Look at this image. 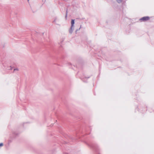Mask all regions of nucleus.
I'll return each mask as SVG.
<instances>
[{
  "mask_svg": "<svg viewBox=\"0 0 154 154\" xmlns=\"http://www.w3.org/2000/svg\"><path fill=\"white\" fill-rule=\"evenodd\" d=\"M3 145V144L2 143H0V147L2 146Z\"/></svg>",
  "mask_w": 154,
  "mask_h": 154,
  "instance_id": "7",
  "label": "nucleus"
},
{
  "mask_svg": "<svg viewBox=\"0 0 154 154\" xmlns=\"http://www.w3.org/2000/svg\"><path fill=\"white\" fill-rule=\"evenodd\" d=\"M123 0H116V1L118 3H120L123 1Z\"/></svg>",
  "mask_w": 154,
  "mask_h": 154,
  "instance_id": "5",
  "label": "nucleus"
},
{
  "mask_svg": "<svg viewBox=\"0 0 154 154\" xmlns=\"http://www.w3.org/2000/svg\"><path fill=\"white\" fill-rule=\"evenodd\" d=\"M75 20L72 19L71 20V26L72 27H74V24L75 23Z\"/></svg>",
  "mask_w": 154,
  "mask_h": 154,
  "instance_id": "3",
  "label": "nucleus"
},
{
  "mask_svg": "<svg viewBox=\"0 0 154 154\" xmlns=\"http://www.w3.org/2000/svg\"><path fill=\"white\" fill-rule=\"evenodd\" d=\"M81 28V26H80V27L79 29H80V28Z\"/></svg>",
  "mask_w": 154,
  "mask_h": 154,
  "instance_id": "10",
  "label": "nucleus"
},
{
  "mask_svg": "<svg viewBox=\"0 0 154 154\" xmlns=\"http://www.w3.org/2000/svg\"><path fill=\"white\" fill-rule=\"evenodd\" d=\"M86 78H85V79H82V80H83V81L84 82H86L85 81V79H86Z\"/></svg>",
  "mask_w": 154,
  "mask_h": 154,
  "instance_id": "9",
  "label": "nucleus"
},
{
  "mask_svg": "<svg viewBox=\"0 0 154 154\" xmlns=\"http://www.w3.org/2000/svg\"><path fill=\"white\" fill-rule=\"evenodd\" d=\"M54 22L56 25H59V26L60 25V24H59V23H58V22L56 20H54Z\"/></svg>",
  "mask_w": 154,
  "mask_h": 154,
  "instance_id": "4",
  "label": "nucleus"
},
{
  "mask_svg": "<svg viewBox=\"0 0 154 154\" xmlns=\"http://www.w3.org/2000/svg\"><path fill=\"white\" fill-rule=\"evenodd\" d=\"M8 69H12V68L11 66H10L9 67Z\"/></svg>",
  "mask_w": 154,
  "mask_h": 154,
  "instance_id": "8",
  "label": "nucleus"
},
{
  "mask_svg": "<svg viewBox=\"0 0 154 154\" xmlns=\"http://www.w3.org/2000/svg\"><path fill=\"white\" fill-rule=\"evenodd\" d=\"M74 27H72L71 26L70 29H69V32L70 34L72 33L73 32V30L74 29Z\"/></svg>",
  "mask_w": 154,
  "mask_h": 154,
  "instance_id": "2",
  "label": "nucleus"
},
{
  "mask_svg": "<svg viewBox=\"0 0 154 154\" xmlns=\"http://www.w3.org/2000/svg\"><path fill=\"white\" fill-rule=\"evenodd\" d=\"M18 68H15L14 69V71H18Z\"/></svg>",
  "mask_w": 154,
  "mask_h": 154,
  "instance_id": "6",
  "label": "nucleus"
},
{
  "mask_svg": "<svg viewBox=\"0 0 154 154\" xmlns=\"http://www.w3.org/2000/svg\"><path fill=\"white\" fill-rule=\"evenodd\" d=\"M149 19V17H144L140 19V20L142 21H146L148 20Z\"/></svg>",
  "mask_w": 154,
  "mask_h": 154,
  "instance_id": "1",
  "label": "nucleus"
}]
</instances>
